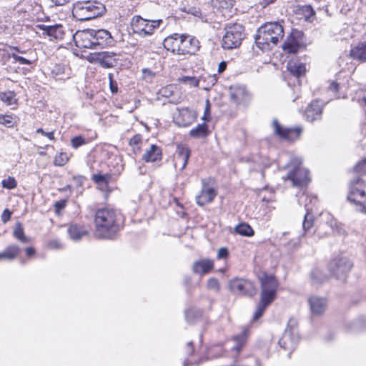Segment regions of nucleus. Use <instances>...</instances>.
I'll return each mask as SVG.
<instances>
[{
  "mask_svg": "<svg viewBox=\"0 0 366 366\" xmlns=\"http://www.w3.org/2000/svg\"><path fill=\"white\" fill-rule=\"evenodd\" d=\"M95 235L99 239H112L123 223L122 214L111 208L97 210L94 215Z\"/></svg>",
  "mask_w": 366,
  "mask_h": 366,
  "instance_id": "f257e3e1",
  "label": "nucleus"
},
{
  "mask_svg": "<svg viewBox=\"0 0 366 366\" xmlns=\"http://www.w3.org/2000/svg\"><path fill=\"white\" fill-rule=\"evenodd\" d=\"M284 33L283 26L280 22H267L258 29L256 45L262 51L270 50L282 39Z\"/></svg>",
  "mask_w": 366,
  "mask_h": 366,
  "instance_id": "f03ea898",
  "label": "nucleus"
},
{
  "mask_svg": "<svg viewBox=\"0 0 366 366\" xmlns=\"http://www.w3.org/2000/svg\"><path fill=\"white\" fill-rule=\"evenodd\" d=\"M261 283L260 299L253 315V320L260 318L266 308L274 300L278 283L272 275L264 274L259 278Z\"/></svg>",
  "mask_w": 366,
  "mask_h": 366,
  "instance_id": "7ed1b4c3",
  "label": "nucleus"
},
{
  "mask_svg": "<svg viewBox=\"0 0 366 366\" xmlns=\"http://www.w3.org/2000/svg\"><path fill=\"white\" fill-rule=\"evenodd\" d=\"M106 11L103 4L97 1H79L73 4L72 15L78 21H84L102 16Z\"/></svg>",
  "mask_w": 366,
  "mask_h": 366,
  "instance_id": "20e7f679",
  "label": "nucleus"
},
{
  "mask_svg": "<svg viewBox=\"0 0 366 366\" xmlns=\"http://www.w3.org/2000/svg\"><path fill=\"white\" fill-rule=\"evenodd\" d=\"M292 169H291L286 177L283 179H289L292 182V185L297 187H302L307 186L310 178L309 177V171L301 167L302 159L300 158H295L291 162Z\"/></svg>",
  "mask_w": 366,
  "mask_h": 366,
  "instance_id": "39448f33",
  "label": "nucleus"
},
{
  "mask_svg": "<svg viewBox=\"0 0 366 366\" xmlns=\"http://www.w3.org/2000/svg\"><path fill=\"white\" fill-rule=\"evenodd\" d=\"M225 31V34L222 39V47L226 49L238 47L244 36L243 26L237 23L228 24Z\"/></svg>",
  "mask_w": 366,
  "mask_h": 366,
  "instance_id": "423d86ee",
  "label": "nucleus"
},
{
  "mask_svg": "<svg viewBox=\"0 0 366 366\" xmlns=\"http://www.w3.org/2000/svg\"><path fill=\"white\" fill-rule=\"evenodd\" d=\"M362 179L355 177L350 182V192L347 199L354 204L357 212L366 214V194L360 188Z\"/></svg>",
  "mask_w": 366,
  "mask_h": 366,
  "instance_id": "0eeeda50",
  "label": "nucleus"
},
{
  "mask_svg": "<svg viewBox=\"0 0 366 366\" xmlns=\"http://www.w3.org/2000/svg\"><path fill=\"white\" fill-rule=\"evenodd\" d=\"M162 22V19L151 21L143 19L140 16H134L132 19L131 28L133 33L144 37L152 35L154 29L159 27Z\"/></svg>",
  "mask_w": 366,
  "mask_h": 366,
  "instance_id": "6e6552de",
  "label": "nucleus"
},
{
  "mask_svg": "<svg viewBox=\"0 0 366 366\" xmlns=\"http://www.w3.org/2000/svg\"><path fill=\"white\" fill-rule=\"evenodd\" d=\"M352 266V262L347 257H337L329 262L328 269L333 277L337 279H343L350 272Z\"/></svg>",
  "mask_w": 366,
  "mask_h": 366,
  "instance_id": "1a4fd4ad",
  "label": "nucleus"
},
{
  "mask_svg": "<svg viewBox=\"0 0 366 366\" xmlns=\"http://www.w3.org/2000/svg\"><path fill=\"white\" fill-rule=\"evenodd\" d=\"M229 287L232 292L241 295L252 297L256 294L254 283L246 279L233 278L229 282Z\"/></svg>",
  "mask_w": 366,
  "mask_h": 366,
  "instance_id": "9d476101",
  "label": "nucleus"
},
{
  "mask_svg": "<svg viewBox=\"0 0 366 366\" xmlns=\"http://www.w3.org/2000/svg\"><path fill=\"white\" fill-rule=\"evenodd\" d=\"M298 202L300 204L305 205L307 211L302 222V227L305 232H307L312 227L314 222V217L312 214V207L310 206V204H315L317 199L315 197L308 196L303 194L300 197Z\"/></svg>",
  "mask_w": 366,
  "mask_h": 366,
  "instance_id": "9b49d317",
  "label": "nucleus"
},
{
  "mask_svg": "<svg viewBox=\"0 0 366 366\" xmlns=\"http://www.w3.org/2000/svg\"><path fill=\"white\" fill-rule=\"evenodd\" d=\"M73 40L76 46L79 49H95L94 29L77 31L73 35Z\"/></svg>",
  "mask_w": 366,
  "mask_h": 366,
  "instance_id": "f8f14e48",
  "label": "nucleus"
},
{
  "mask_svg": "<svg viewBox=\"0 0 366 366\" xmlns=\"http://www.w3.org/2000/svg\"><path fill=\"white\" fill-rule=\"evenodd\" d=\"M231 100L237 105L247 106L251 99L250 94L245 86L232 85L229 89Z\"/></svg>",
  "mask_w": 366,
  "mask_h": 366,
  "instance_id": "ddd939ff",
  "label": "nucleus"
},
{
  "mask_svg": "<svg viewBox=\"0 0 366 366\" xmlns=\"http://www.w3.org/2000/svg\"><path fill=\"white\" fill-rule=\"evenodd\" d=\"M274 132L282 139L288 141H295L300 136L302 128L300 127L295 128H287L282 127L277 119L273 121Z\"/></svg>",
  "mask_w": 366,
  "mask_h": 366,
  "instance_id": "4468645a",
  "label": "nucleus"
},
{
  "mask_svg": "<svg viewBox=\"0 0 366 366\" xmlns=\"http://www.w3.org/2000/svg\"><path fill=\"white\" fill-rule=\"evenodd\" d=\"M179 54H195L200 48L199 41L195 37L182 34Z\"/></svg>",
  "mask_w": 366,
  "mask_h": 366,
  "instance_id": "2eb2a0df",
  "label": "nucleus"
},
{
  "mask_svg": "<svg viewBox=\"0 0 366 366\" xmlns=\"http://www.w3.org/2000/svg\"><path fill=\"white\" fill-rule=\"evenodd\" d=\"M202 187L200 194L196 197V202L201 207L212 202L217 196L216 190L208 186L207 179H202Z\"/></svg>",
  "mask_w": 366,
  "mask_h": 366,
  "instance_id": "dca6fc26",
  "label": "nucleus"
},
{
  "mask_svg": "<svg viewBox=\"0 0 366 366\" xmlns=\"http://www.w3.org/2000/svg\"><path fill=\"white\" fill-rule=\"evenodd\" d=\"M197 113L187 107L177 109V114L174 116V122L179 127H188L195 121Z\"/></svg>",
  "mask_w": 366,
  "mask_h": 366,
  "instance_id": "f3484780",
  "label": "nucleus"
},
{
  "mask_svg": "<svg viewBox=\"0 0 366 366\" xmlns=\"http://www.w3.org/2000/svg\"><path fill=\"white\" fill-rule=\"evenodd\" d=\"M189 157L190 149L189 147L184 144H178L174 157V167H179L180 170H183L187 164Z\"/></svg>",
  "mask_w": 366,
  "mask_h": 366,
  "instance_id": "a211bd4d",
  "label": "nucleus"
},
{
  "mask_svg": "<svg viewBox=\"0 0 366 366\" xmlns=\"http://www.w3.org/2000/svg\"><path fill=\"white\" fill-rule=\"evenodd\" d=\"M94 40L95 49L97 47H104L112 46L114 43V38L111 33L106 29H94Z\"/></svg>",
  "mask_w": 366,
  "mask_h": 366,
  "instance_id": "6ab92c4d",
  "label": "nucleus"
},
{
  "mask_svg": "<svg viewBox=\"0 0 366 366\" xmlns=\"http://www.w3.org/2000/svg\"><path fill=\"white\" fill-rule=\"evenodd\" d=\"M36 27L42 31L43 35H46L50 38L55 39H62L64 35V31L62 25L54 24V25H45L38 24Z\"/></svg>",
  "mask_w": 366,
  "mask_h": 366,
  "instance_id": "aec40b11",
  "label": "nucleus"
},
{
  "mask_svg": "<svg viewBox=\"0 0 366 366\" xmlns=\"http://www.w3.org/2000/svg\"><path fill=\"white\" fill-rule=\"evenodd\" d=\"M301 35V32L298 31H293L283 44V50L289 54H295L297 52L300 46V41L297 39L300 37Z\"/></svg>",
  "mask_w": 366,
  "mask_h": 366,
  "instance_id": "412c9836",
  "label": "nucleus"
},
{
  "mask_svg": "<svg viewBox=\"0 0 366 366\" xmlns=\"http://www.w3.org/2000/svg\"><path fill=\"white\" fill-rule=\"evenodd\" d=\"M308 302L313 315H321L326 310L327 300L325 298L312 296L309 298Z\"/></svg>",
  "mask_w": 366,
  "mask_h": 366,
  "instance_id": "4be33fe9",
  "label": "nucleus"
},
{
  "mask_svg": "<svg viewBox=\"0 0 366 366\" xmlns=\"http://www.w3.org/2000/svg\"><path fill=\"white\" fill-rule=\"evenodd\" d=\"M117 54L114 52L103 51L97 54V61L104 68H111L116 65Z\"/></svg>",
  "mask_w": 366,
  "mask_h": 366,
  "instance_id": "5701e85b",
  "label": "nucleus"
},
{
  "mask_svg": "<svg viewBox=\"0 0 366 366\" xmlns=\"http://www.w3.org/2000/svg\"><path fill=\"white\" fill-rule=\"evenodd\" d=\"M182 34H174L164 39V47L173 53L179 54Z\"/></svg>",
  "mask_w": 366,
  "mask_h": 366,
  "instance_id": "b1692460",
  "label": "nucleus"
},
{
  "mask_svg": "<svg viewBox=\"0 0 366 366\" xmlns=\"http://www.w3.org/2000/svg\"><path fill=\"white\" fill-rule=\"evenodd\" d=\"M214 267V262L209 259H202L194 262L192 266L193 272L199 274H204L211 271Z\"/></svg>",
  "mask_w": 366,
  "mask_h": 366,
  "instance_id": "393cba45",
  "label": "nucleus"
},
{
  "mask_svg": "<svg viewBox=\"0 0 366 366\" xmlns=\"http://www.w3.org/2000/svg\"><path fill=\"white\" fill-rule=\"evenodd\" d=\"M322 112V107L319 101L312 102L306 109L305 117L307 121L313 122L320 118Z\"/></svg>",
  "mask_w": 366,
  "mask_h": 366,
  "instance_id": "a878e982",
  "label": "nucleus"
},
{
  "mask_svg": "<svg viewBox=\"0 0 366 366\" xmlns=\"http://www.w3.org/2000/svg\"><path fill=\"white\" fill-rule=\"evenodd\" d=\"M350 56L355 60L360 62L366 61V41L359 42L357 45L352 46L350 51Z\"/></svg>",
  "mask_w": 366,
  "mask_h": 366,
  "instance_id": "bb28decb",
  "label": "nucleus"
},
{
  "mask_svg": "<svg viewBox=\"0 0 366 366\" xmlns=\"http://www.w3.org/2000/svg\"><path fill=\"white\" fill-rule=\"evenodd\" d=\"M162 149L156 144H152L149 149L143 154L142 159L146 162H155L162 159Z\"/></svg>",
  "mask_w": 366,
  "mask_h": 366,
  "instance_id": "cd10ccee",
  "label": "nucleus"
},
{
  "mask_svg": "<svg viewBox=\"0 0 366 366\" xmlns=\"http://www.w3.org/2000/svg\"><path fill=\"white\" fill-rule=\"evenodd\" d=\"M297 340L295 335H292L288 332H284L282 337L279 340V345L286 350L292 351L296 347Z\"/></svg>",
  "mask_w": 366,
  "mask_h": 366,
  "instance_id": "c85d7f7f",
  "label": "nucleus"
},
{
  "mask_svg": "<svg viewBox=\"0 0 366 366\" xmlns=\"http://www.w3.org/2000/svg\"><path fill=\"white\" fill-rule=\"evenodd\" d=\"M68 233L71 239L78 241L87 234V230L83 226L72 224L68 228Z\"/></svg>",
  "mask_w": 366,
  "mask_h": 366,
  "instance_id": "c756f323",
  "label": "nucleus"
},
{
  "mask_svg": "<svg viewBox=\"0 0 366 366\" xmlns=\"http://www.w3.org/2000/svg\"><path fill=\"white\" fill-rule=\"evenodd\" d=\"M287 69L290 74L297 78H300L304 75L306 71V67L304 64L295 61L289 62Z\"/></svg>",
  "mask_w": 366,
  "mask_h": 366,
  "instance_id": "7c9ffc66",
  "label": "nucleus"
},
{
  "mask_svg": "<svg viewBox=\"0 0 366 366\" xmlns=\"http://www.w3.org/2000/svg\"><path fill=\"white\" fill-rule=\"evenodd\" d=\"M20 252V248L16 244L8 246L4 252H0V261L3 259L12 260Z\"/></svg>",
  "mask_w": 366,
  "mask_h": 366,
  "instance_id": "2f4dec72",
  "label": "nucleus"
},
{
  "mask_svg": "<svg viewBox=\"0 0 366 366\" xmlns=\"http://www.w3.org/2000/svg\"><path fill=\"white\" fill-rule=\"evenodd\" d=\"M247 335V330H244L239 335H236L233 337V342L234 345L232 347V350L238 354L243 345H244Z\"/></svg>",
  "mask_w": 366,
  "mask_h": 366,
  "instance_id": "473e14b6",
  "label": "nucleus"
},
{
  "mask_svg": "<svg viewBox=\"0 0 366 366\" xmlns=\"http://www.w3.org/2000/svg\"><path fill=\"white\" fill-rule=\"evenodd\" d=\"M209 133L208 126L205 123L197 124L196 127L189 132L190 136L194 138L205 137Z\"/></svg>",
  "mask_w": 366,
  "mask_h": 366,
  "instance_id": "72a5a7b5",
  "label": "nucleus"
},
{
  "mask_svg": "<svg viewBox=\"0 0 366 366\" xmlns=\"http://www.w3.org/2000/svg\"><path fill=\"white\" fill-rule=\"evenodd\" d=\"M234 232L242 236L252 237L254 235V230L247 223H240L234 227Z\"/></svg>",
  "mask_w": 366,
  "mask_h": 366,
  "instance_id": "f704fd0d",
  "label": "nucleus"
},
{
  "mask_svg": "<svg viewBox=\"0 0 366 366\" xmlns=\"http://www.w3.org/2000/svg\"><path fill=\"white\" fill-rule=\"evenodd\" d=\"M13 235L22 243H27L29 242V238L25 235L23 226L20 222H17L15 224Z\"/></svg>",
  "mask_w": 366,
  "mask_h": 366,
  "instance_id": "c9c22d12",
  "label": "nucleus"
},
{
  "mask_svg": "<svg viewBox=\"0 0 366 366\" xmlns=\"http://www.w3.org/2000/svg\"><path fill=\"white\" fill-rule=\"evenodd\" d=\"M202 312L199 310L189 309L185 312V319L189 323H193L195 320L200 318Z\"/></svg>",
  "mask_w": 366,
  "mask_h": 366,
  "instance_id": "e433bc0d",
  "label": "nucleus"
},
{
  "mask_svg": "<svg viewBox=\"0 0 366 366\" xmlns=\"http://www.w3.org/2000/svg\"><path fill=\"white\" fill-rule=\"evenodd\" d=\"M15 123V117L11 114H0V124L6 127H13Z\"/></svg>",
  "mask_w": 366,
  "mask_h": 366,
  "instance_id": "4c0bfd02",
  "label": "nucleus"
},
{
  "mask_svg": "<svg viewBox=\"0 0 366 366\" xmlns=\"http://www.w3.org/2000/svg\"><path fill=\"white\" fill-rule=\"evenodd\" d=\"M234 0H214L213 5L220 9L229 10L233 6Z\"/></svg>",
  "mask_w": 366,
  "mask_h": 366,
  "instance_id": "58836bf2",
  "label": "nucleus"
},
{
  "mask_svg": "<svg viewBox=\"0 0 366 366\" xmlns=\"http://www.w3.org/2000/svg\"><path fill=\"white\" fill-rule=\"evenodd\" d=\"M65 66L63 64H55L51 69V75L57 79H62L61 76L64 74Z\"/></svg>",
  "mask_w": 366,
  "mask_h": 366,
  "instance_id": "ea45409f",
  "label": "nucleus"
},
{
  "mask_svg": "<svg viewBox=\"0 0 366 366\" xmlns=\"http://www.w3.org/2000/svg\"><path fill=\"white\" fill-rule=\"evenodd\" d=\"M68 160L67 154L66 153L61 152L55 157L54 164L56 166L61 167L64 166Z\"/></svg>",
  "mask_w": 366,
  "mask_h": 366,
  "instance_id": "a19ab883",
  "label": "nucleus"
},
{
  "mask_svg": "<svg viewBox=\"0 0 366 366\" xmlns=\"http://www.w3.org/2000/svg\"><path fill=\"white\" fill-rule=\"evenodd\" d=\"M207 287L209 290L218 292L219 290V283L217 279L211 277L207 280Z\"/></svg>",
  "mask_w": 366,
  "mask_h": 366,
  "instance_id": "79ce46f5",
  "label": "nucleus"
},
{
  "mask_svg": "<svg viewBox=\"0 0 366 366\" xmlns=\"http://www.w3.org/2000/svg\"><path fill=\"white\" fill-rule=\"evenodd\" d=\"M2 187L9 189H12L16 187L17 183L14 177H9L4 179L1 182Z\"/></svg>",
  "mask_w": 366,
  "mask_h": 366,
  "instance_id": "37998d69",
  "label": "nucleus"
},
{
  "mask_svg": "<svg viewBox=\"0 0 366 366\" xmlns=\"http://www.w3.org/2000/svg\"><path fill=\"white\" fill-rule=\"evenodd\" d=\"M297 327V321L295 318H290L287 322V327L285 330V332H288L292 335H295V330Z\"/></svg>",
  "mask_w": 366,
  "mask_h": 366,
  "instance_id": "c03bdc74",
  "label": "nucleus"
},
{
  "mask_svg": "<svg viewBox=\"0 0 366 366\" xmlns=\"http://www.w3.org/2000/svg\"><path fill=\"white\" fill-rule=\"evenodd\" d=\"M71 144L72 147L77 149L78 147L85 144L86 140L83 137L77 136L71 139Z\"/></svg>",
  "mask_w": 366,
  "mask_h": 366,
  "instance_id": "a18cd8bd",
  "label": "nucleus"
},
{
  "mask_svg": "<svg viewBox=\"0 0 366 366\" xmlns=\"http://www.w3.org/2000/svg\"><path fill=\"white\" fill-rule=\"evenodd\" d=\"M355 172L357 174H366V159H363L359 162L354 168Z\"/></svg>",
  "mask_w": 366,
  "mask_h": 366,
  "instance_id": "49530a36",
  "label": "nucleus"
},
{
  "mask_svg": "<svg viewBox=\"0 0 366 366\" xmlns=\"http://www.w3.org/2000/svg\"><path fill=\"white\" fill-rule=\"evenodd\" d=\"M0 97L3 102L7 103L9 105H11L14 98V94L11 92H4L0 94Z\"/></svg>",
  "mask_w": 366,
  "mask_h": 366,
  "instance_id": "de8ad7c7",
  "label": "nucleus"
},
{
  "mask_svg": "<svg viewBox=\"0 0 366 366\" xmlns=\"http://www.w3.org/2000/svg\"><path fill=\"white\" fill-rule=\"evenodd\" d=\"M10 56L14 59L16 62L19 63L20 64H26V65H31L32 64L31 61L17 55L16 54L12 53L10 54Z\"/></svg>",
  "mask_w": 366,
  "mask_h": 366,
  "instance_id": "09e8293b",
  "label": "nucleus"
},
{
  "mask_svg": "<svg viewBox=\"0 0 366 366\" xmlns=\"http://www.w3.org/2000/svg\"><path fill=\"white\" fill-rule=\"evenodd\" d=\"M66 199H61L60 201H57L54 203V209H55V212L56 213H59L61 209H63L64 208H65L66 205Z\"/></svg>",
  "mask_w": 366,
  "mask_h": 366,
  "instance_id": "8fccbe9b",
  "label": "nucleus"
},
{
  "mask_svg": "<svg viewBox=\"0 0 366 366\" xmlns=\"http://www.w3.org/2000/svg\"><path fill=\"white\" fill-rule=\"evenodd\" d=\"M142 142V136L140 134H136L134 135L131 139L129 140V145L131 147H137L139 146V144Z\"/></svg>",
  "mask_w": 366,
  "mask_h": 366,
  "instance_id": "3c124183",
  "label": "nucleus"
},
{
  "mask_svg": "<svg viewBox=\"0 0 366 366\" xmlns=\"http://www.w3.org/2000/svg\"><path fill=\"white\" fill-rule=\"evenodd\" d=\"M109 87H110L111 92L113 94L117 93L118 91L117 84L113 79L112 75L111 74H109Z\"/></svg>",
  "mask_w": 366,
  "mask_h": 366,
  "instance_id": "603ef678",
  "label": "nucleus"
},
{
  "mask_svg": "<svg viewBox=\"0 0 366 366\" xmlns=\"http://www.w3.org/2000/svg\"><path fill=\"white\" fill-rule=\"evenodd\" d=\"M229 254L228 250L225 247H221L217 252V259H225Z\"/></svg>",
  "mask_w": 366,
  "mask_h": 366,
  "instance_id": "864d4df0",
  "label": "nucleus"
},
{
  "mask_svg": "<svg viewBox=\"0 0 366 366\" xmlns=\"http://www.w3.org/2000/svg\"><path fill=\"white\" fill-rule=\"evenodd\" d=\"M36 133L41 134L42 135L46 137L50 140H54V132H46L41 128H39L36 129Z\"/></svg>",
  "mask_w": 366,
  "mask_h": 366,
  "instance_id": "5fc2aeb1",
  "label": "nucleus"
},
{
  "mask_svg": "<svg viewBox=\"0 0 366 366\" xmlns=\"http://www.w3.org/2000/svg\"><path fill=\"white\" fill-rule=\"evenodd\" d=\"M11 216V212L8 209H5L1 215L2 222L6 223V222H8L10 219Z\"/></svg>",
  "mask_w": 366,
  "mask_h": 366,
  "instance_id": "6e6d98bb",
  "label": "nucleus"
},
{
  "mask_svg": "<svg viewBox=\"0 0 366 366\" xmlns=\"http://www.w3.org/2000/svg\"><path fill=\"white\" fill-rule=\"evenodd\" d=\"M320 274V271L318 269H315L311 273L312 279L315 282H322L323 279H318V276Z\"/></svg>",
  "mask_w": 366,
  "mask_h": 366,
  "instance_id": "4d7b16f0",
  "label": "nucleus"
},
{
  "mask_svg": "<svg viewBox=\"0 0 366 366\" xmlns=\"http://www.w3.org/2000/svg\"><path fill=\"white\" fill-rule=\"evenodd\" d=\"M49 247L51 249H59V248H60L61 244L58 240L54 239V240H51L49 242Z\"/></svg>",
  "mask_w": 366,
  "mask_h": 366,
  "instance_id": "13d9d810",
  "label": "nucleus"
},
{
  "mask_svg": "<svg viewBox=\"0 0 366 366\" xmlns=\"http://www.w3.org/2000/svg\"><path fill=\"white\" fill-rule=\"evenodd\" d=\"M93 180L97 183L104 182L106 181L104 176L102 174H94L93 176Z\"/></svg>",
  "mask_w": 366,
  "mask_h": 366,
  "instance_id": "bf43d9fd",
  "label": "nucleus"
},
{
  "mask_svg": "<svg viewBox=\"0 0 366 366\" xmlns=\"http://www.w3.org/2000/svg\"><path fill=\"white\" fill-rule=\"evenodd\" d=\"M226 68H227V62L224 61H221L218 65V69H217L218 73H219V74L222 73L223 71H225Z\"/></svg>",
  "mask_w": 366,
  "mask_h": 366,
  "instance_id": "052dcab7",
  "label": "nucleus"
},
{
  "mask_svg": "<svg viewBox=\"0 0 366 366\" xmlns=\"http://www.w3.org/2000/svg\"><path fill=\"white\" fill-rule=\"evenodd\" d=\"M329 89L332 92H337L339 89V84L335 81H332L329 86Z\"/></svg>",
  "mask_w": 366,
  "mask_h": 366,
  "instance_id": "680f3d73",
  "label": "nucleus"
},
{
  "mask_svg": "<svg viewBox=\"0 0 366 366\" xmlns=\"http://www.w3.org/2000/svg\"><path fill=\"white\" fill-rule=\"evenodd\" d=\"M275 1H276V0H259V4H260L263 7H266V6H268L269 4L274 3Z\"/></svg>",
  "mask_w": 366,
  "mask_h": 366,
  "instance_id": "e2e57ef3",
  "label": "nucleus"
},
{
  "mask_svg": "<svg viewBox=\"0 0 366 366\" xmlns=\"http://www.w3.org/2000/svg\"><path fill=\"white\" fill-rule=\"evenodd\" d=\"M25 252L28 257H31L35 254V249L33 247H27Z\"/></svg>",
  "mask_w": 366,
  "mask_h": 366,
  "instance_id": "0e129e2a",
  "label": "nucleus"
},
{
  "mask_svg": "<svg viewBox=\"0 0 366 366\" xmlns=\"http://www.w3.org/2000/svg\"><path fill=\"white\" fill-rule=\"evenodd\" d=\"M330 227L332 228V229H337L339 227H338V224H337V222L335 220V219H332L330 222Z\"/></svg>",
  "mask_w": 366,
  "mask_h": 366,
  "instance_id": "69168bd1",
  "label": "nucleus"
},
{
  "mask_svg": "<svg viewBox=\"0 0 366 366\" xmlns=\"http://www.w3.org/2000/svg\"><path fill=\"white\" fill-rule=\"evenodd\" d=\"M187 347H188V353H189V355H192L193 353V352H194V349H193V347H192V342H188Z\"/></svg>",
  "mask_w": 366,
  "mask_h": 366,
  "instance_id": "338daca9",
  "label": "nucleus"
},
{
  "mask_svg": "<svg viewBox=\"0 0 366 366\" xmlns=\"http://www.w3.org/2000/svg\"><path fill=\"white\" fill-rule=\"evenodd\" d=\"M204 113L210 114V106L209 100H207L206 107L204 109Z\"/></svg>",
  "mask_w": 366,
  "mask_h": 366,
  "instance_id": "774afa93",
  "label": "nucleus"
}]
</instances>
